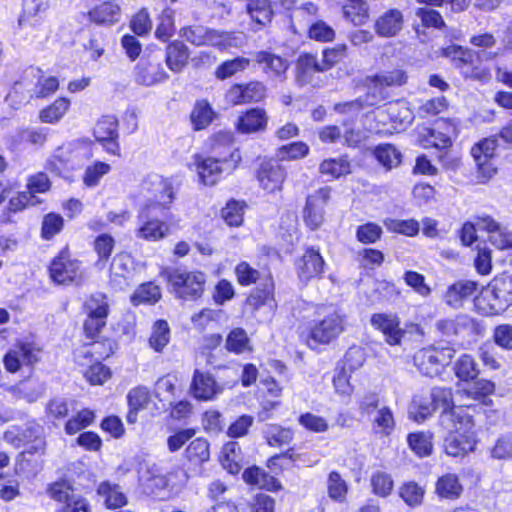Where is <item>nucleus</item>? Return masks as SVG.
Returning a JSON list of instances; mask_svg holds the SVG:
<instances>
[{
	"mask_svg": "<svg viewBox=\"0 0 512 512\" xmlns=\"http://www.w3.org/2000/svg\"><path fill=\"white\" fill-rule=\"evenodd\" d=\"M512 304V277H496L489 284L482 296L477 299V305L486 315H498L506 311Z\"/></svg>",
	"mask_w": 512,
	"mask_h": 512,
	"instance_id": "f03ea898",
	"label": "nucleus"
},
{
	"mask_svg": "<svg viewBox=\"0 0 512 512\" xmlns=\"http://www.w3.org/2000/svg\"><path fill=\"white\" fill-rule=\"evenodd\" d=\"M343 331L344 318L335 312L311 326L310 339L317 344H327L336 339Z\"/></svg>",
	"mask_w": 512,
	"mask_h": 512,
	"instance_id": "4468645a",
	"label": "nucleus"
},
{
	"mask_svg": "<svg viewBox=\"0 0 512 512\" xmlns=\"http://www.w3.org/2000/svg\"><path fill=\"white\" fill-rule=\"evenodd\" d=\"M386 228L395 233L403 234L405 236H415L419 232V223L414 219H386L384 221Z\"/></svg>",
	"mask_w": 512,
	"mask_h": 512,
	"instance_id": "603ef678",
	"label": "nucleus"
},
{
	"mask_svg": "<svg viewBox=\"0 0 512 512\" xmlns=\"http://www.w3.org/2000/svg\"><path fill=\"white\" fill-rule=\"evenodd\" d=\"M308 152L309 147L306 143L293 142L279 148L277 157L279 160H294L306 156Z\"/></svg>",
	"mask_w": 512,
	"mask_h": 512,
	"instance_id": "0e129e2a",
	"label": "nucleus"
},
{
	"mask_svg": "<svg viewBox=\"0 0 512 512\" xmlns=\"http://www.w3.org/2000/svg\"><path fill=\"white\" fill-rule=\"evenodd\" d=\"M94 136L97 141L118 138V120L115 116H104L94 128Z\"/></svg>",
	"mask_w": 512,
	"mask_h": 512,
	"instance_id": "de8ad7c7",
	"label": "nucleus"
},
{
	"mask_svg": "<svg viewBox=\"0 0 512 512\" xmlns=\"http://www.w3.org/2000/svg\"><path fill=\"white\" fill-rule=\"evenodd\" d=\"M32 347L30 344H22L14 350L9 351L4 357L5 368L10 372H16L24 363L32 361Z\"/></svg>",
	"mask_w": 512,
	"mask_h": 512,
	"instance_id": "2f4dec72",
	"label": "nucleus"
},
{
	"mask_svg": "<svg viewBox=\"0 0 512 512\" xmlns=\"http://www.w3.org/2000/svg\"><path fill=\"white\" fill-rule=\"evenodd\" d=\"M495 344L505 350H512V325L500 324L493 332Z\"/></svg>",
	"mask_w": 512,
	"mask_h": 512,
	"instance_id": "774afa93",
	"label": "nucleus"
},
{
	"mask_svg": "<svg viewBox=\"0 0 512 512\" xmlns=\"http://www.w3.org/2000/svg\"><path fill=\"white\" fill-rule=\"evenodd\" d=\"M190 52L188 47L181 41H173L166 47L163 54L167 67L175 73L181 72L188 64Z\"/></svg>",
	"mask_w": 512,
	"mask_h": 512,
	"instance_id": "393cba45",
	"label": "nucleus"
},
{
	"mask_svg": "<svg viewBox=\"0 0 512 512\" xmlns=\"http://www.w3.org/2000/svg\"><path fill=\"white\" fill-rule=\"evenodd\" d=\"M462 485L455 474H446L438 479L436 492L442 498L455 499L462 493Z\"/></svg>",
	"mask_w": 512,
	"mask_h": 512,
	"instance_id": "c9c22d12",
	"label": "nucleus"
},
{
	"mask_svg": "<svg viewBox=\"0 0 512 512\" xmlns=\"http://www.w3.org/2000/svg\"><path fill=\"white\" fill-rule=\"evenodd\" d=\"M419 142L424 148L446 149L451 145V139L445 133L428 127L419 132Z\"/></svg>",
	"mask_w": 512,
	"mask_h": 512,
	"instance_id": "72a5a7b5",
	"label": "nucleus"
},
{
	"mask_svg": "<svg viewBox=\"0 0 512 512\" xmlns=\"http://www.w3.org/2000/svg\"><path fill=\"white\" fill-rule=\"evenodd\" d=\"M153 205H145L139 213L140 227L136 231V236L146 241H158L164 238L168 231V225L152 217Z\"/></svg>",
	"mask_w": 512,
	"mask_h": 512,
	"instance_id": "dca6fc26",
	"label": "nucleus"
},
{
	"mask_svg": "<svg viewBox=\"0 0 512 512\" xmlns=\"http://www.w3.org/2000/svg\"><path fill=\"white\" fill-rule=\"evenodd\" d=\"M190 390L196 399L210 401L221 394L223 388L211 374L196 369L193 374Z\"/></svg>",
	"mask_w": 512,
	"mask_h": 512,
	"instance_id": "6ab92c4d",
	"label": "nucleus"
},
{
	"mask_svg": "<svg viewBox=\"0 0 512 512\" xmlns=\"http://www.w3.org/2000/svg\"><path fill=\"white\" fill-rule=\"evenodd\" d=\"M214 112L206 101H199L191 114V120L195 125V129L200 130L211 123Z\"/></svg>",
	"mask_w": 512,
	"mask_h": 512,
	"instance_id": "4d7b16f0",
	"label": "nucleus"
},
{
	"mask_svg": "<svg viewBox=\"0 0 512 512\" xmlns=\"http://www.w3.org/2000/svg\"><path fill=\"white\" fill-rule=\"evenodd\" d=\"M341 58L334 51V49H326L323 52V62L324 65H319L316 59L313 56L306 55L304 57H300L298 60L297 66V82L300 84H306L309 82V78L311 76V72L313 71H324L332 65L336 64L340 61Z\"/></svg>",
	"mask_w": 512,
	"mask_h": 512,
	"instance_id": "f3484780",
	"label": "nucleus"
},
{
	"mask_svg": "<svg viewBox=\"0 0 512 512\" xmlns=\"http://www.w3.org/2000/svg\"><path fill=\"white\" fill-rule=\"evenodd\" d=\"M370 323L375 330L383 334L385 342L390 346L400 345L406 331L400 327V318L395 313H374Z\"/></svg>",
	"mask_w": 512,
	"mask_h": 512,
	"instance_id": "f8f14e48",
	"label": "nucleus"
},
{
	"mask_svg": "<svg viewBox=\"0 0 512 512\" xmlns=\"http://www.w3.org/2000/svg\"><path fill=\"white\" fill-rule=\"evenodd\" d=\"M64 225L61 215L55 213L47 214L42 221L41 235L48 240L59 233Z\"/></svg>",
	"mask_w": 512,
	"mask_h": 512,
	"instance_id": "69168bd1",
	"label": "nucleus"
},
{
	"mask_svg": "<svg viewBox=\"0 0 512 512\" xmlns=\"http://www.w3.org/2000/svg\"><path fill=\"white\" fill-rule=\"evenodd\" d=\"M245 203L231 200L221 211V216L229 226L238 227L243 222V211Z\"/></svg>",
	"mask_w": 512,
	"mask_h": 512,
	"instance_id": "5fc2aeb1",
	"label": "nucleus"
},
{
	"mask_svg": "<svg viewBox=\"0 0 512 512\" xmlns=\"http://www.w3.org/2000/svg\"><path fill=\"white\" fill-rule=\"evenodd\" d=\"M331 189L320 188L312 195H309L304 208V220L311 230L320 227L324 220V208L330 199Z\"/></svg>",
	"mask_w": 512,
	"mask_h": 512,
	"instance_id": "2eb2a0df",
	"label": "nucleus"
},
{
	"mask_svg": "<svg viewBox=\"0 0 512 512\" xmlns=\"http://www.w3.org/2000/svg\"><path fill=\"white\" fill-rule=\"evenodd\" d=\"M443 56L450 58L455 67L460 69L466 78L483 80L488 78V72L475 65V60L481 57L492 59L496 54L491 52L475 53L471 49L458 45H450L442 50Z\"/></svg>",
	"mask_w": 512,
	"mask_h": 512,
	"instance_id": "7ed1b4c3",
	"label": "nucleus"
},
{
	"mask_svg": "<svg viewBox=\"0 0 512 512\" xmlns=\"http://www.w3.org/2000/svg\"><path fill=\"white\" fill-rule=\"evenodd\" d=\"M88 315L106 321L109 305L106 296L101 293L92 295L85 304Z\"/></svg>",
	"mask_w": 512,
	"mask_h": 512,
	"instance_id": "bf43d9fd",
	"label": "nucleus"
},
{
	"mask_svg": "<svg viewBox=\"0 0 512 512\" xmlns=\"http://www.w3.org/2000/svg\"><path fill=\"white\" fill-rule=\"evenodd\" d=\"M159 24L155 35L162 41H167L174 32V11L171 8H165L159 18Z\"/></svg>",
	"mask_w": 512,
	"mask_h": 512,
	"instance_id": "680f3d73",
	"label": "nucleus"
},
{
	"mask_svg": "<svg viewBox=\"0 0 512 512\" xmlns=\"http://www.w3.org/2000/svg\"><path fill=\"white\" fill-rule=\"evenodd\" d=\"M324 265L325 262L319 251L309 248L297 262L298 276L301 281L307 282L320 276L323 273Z\"/></svg>",
	"mask_w": 512,
	"mask_h": 512,
	"instance_id": "412c9836",
	"label": "nucleus"
},
{
	"mask_svg": "<svg viewBox=\"0 0 512 512\" xmlns=\"http://www.w3.org/2000/svg\"><path fill=\"white\" fill-rule=\"evenodd\" d=\"M180 35L195 46L209 45L226 49L232 45L231 33L210 29L202 25L184 27L180 31Z\"/></svg>",
	"mask_w": 512,
	"mask_h": 512,
	"instance_id": "0eeeda50",
	"label": "nucleus"
},
{
	"mask_svg": "<svg viewBox=\"0 0 512 512\" xmlns=\"http://www.w3.org/2000/svg\"><path fill=\"white\" fill-rule=\"evenodd\" d=\"M436 410L430 399L414 398L409 413L415 421L422 422Z\"/></svg>",
	"mask_w": 512,
	"mask_h": 512,
	"instance_id": "e2e57ef3",
	"label": "nucleus"
},
{
	"mask_svg": "<svg viewBox=\"0 0 512 512\" xmlns=\"http://www.w3.org/2000/svg\"><path fill=\"white\" fill-rule=\"evenodd\" d=\"M186 458L197 465L207 462L210 458L209 443L204 438H196L186 448Z\"/></svg>",
	"mask_w": 512,
	"mask_h": 512,
	"instance_id": "a19ab883",
	"label": "nucleus"
},
{
	"mask_svg": "<svg viewBox=\"0 0 512 512\" xmlns=\"http://www.w3.org/2000/svg\"><path fill=\"white\" fill-rule=\"evenodd\" d=\"M114 248V239L109 234L99 235L94 242V249L97 252L99 259L96 265L99 268H104L106 261L110 257Z\"/></svg>",
	"mask_w": 512,
	"mask_h": 512,
	"instance_id": "13d9d810",
	"label": "nucleus"
},
{
	"mask_svg": "<svg viewBox=\"0 0 512 512\" xmlns=\"http://www.w3.org/2000/svg\"><path fill=\"white\" fill-rule=\"evenodd\" d=\"M495 149L496 140L490 138H486L480 141L471 149V155L473 156L478 167L477 179L481 183H485L496 173V168L491 162Z\"/></svg>",
	"mask_w": 512,
	"mask_h": 512,
	"instance_id": "9b49d317",
	"label": "nucleus"
},
{
	"mask_svg": "<svg viewBox=\"0 0 512 512\" xmlns=\"http://www.w3.org/2000/svg\"><path fill=\"white\" fill-rule=\"evenodd\" d=\"M263 435L267 443L275 447L289 444L293 438V432L289 428L277 424H267L263 429Z\"/></svg>",
	"mask_w": 512,
	"mask_h": 512,
	"instance_id": "58836bf2",
	"label": "nucleus"
},
{
	"mask_svg": "<svg viewBox=\"0 0 512 512\" xmlns=\"http://www.w3.org/2000/svg\"><path fill=\"white\" fill-rule=\"evenodd\" d=\"M94 418L95 415L93 411L89 409H82L66 422L65 432L69 435H74L92 424Z\"/></svg>",
	"mask_w": 512,
	"mask_h": 512,
	"instance_id": "864d4df0",
	"label": "nucleus"
},
{
	"mask_svg": "<svg viewBox=\"0 0 512 512\" xmlns=\"http://www.w3.org/2000/svg\"><path fill=\"white\" fill-rule=\"evenodd\" d=\"M250 60L245 57H236L231 60L222 62L215 70L217 79L224 80L232 77L238 72H242L248 68Z\"/></svg>",
	"mask_w": 512,
	"mask_h": 512,
	"instance_id": "79ce46f5",
	"label": "nucleus"
},
{
	"mask_svg": "<svg viewBox=\"0 0 512 512\" xmlns=\"http://www.w3.org/2000/svg\"><path fill=\"white\" fill-rule=\"evenodd\" d=\"M247 10L252 20L260 25L269 23L273 16V11L268 0H250L247 4Z\"/></svg>",
	"mask_w": 512,
	"mask_h": 512,
	"instance_id": "37998d69",
	"label": "nucleus"
},
{
	"mask_svg": "<svg viewBox=\"0 0 512 512\" xmlns=\"http://www.w3.org/2000/svg\"><path fill=\"white\" fill-rule=\"evenodd\" d=\"M134 263L132 257L127 253L117 254L110 266V279L119 288L128 285L127 280L132 276Z\"/></svg>",
	"mask_w": 512,
	"mask_h": 512,
	"instance_id": "5701e85b",
	"label": "nucleus"
},
{
	"mask_svg": "<svg viewBox=\"0 0 512 512\" xmlns=\"http://www.w3.org/2000/svg\"><path fill=\"white\" fill-rule=\"evenodd\" d=\"M479 284L475 281L460 280L448 286L443 299L452 308H460L463 303L475 297Z\"/></svg>",
	"mask_w": 512,
	"mask_h": 512,
	"instance_id": "aec40b11",
	"label": "nucleus"
},
{
	"mask_svg": "<svg viewBox=\"0 0 512 512\" xmlns=\"http://www.w3.org/2000/svg\"><path fill=\"white\" fill-rule=\"evenodd\" d=\"M439 421L443 429L448 432L444 439V450L447 455L463 457L475 450L477 445L475 424L468 408L446 412Z\"/></svg>",
	"mask_w": 512,
	"mask_h": 512,
	"instance_id": "f257e3e1",
	"label": "nucleus"
},
{
	"mask_svg": "<svg viewBox=\"0 0 512 512\" xmlns=\"http://www.w3.org/2000/svg\"><path fill=\"white\" fill-rule=\"evenodd\" d=\"M161 298L160 288L153 282L141 284L131 296V303L135 306L140 304H154Z\"/></svg>",
	"mask_w": 512,
	"mask_h": 512,
	"instance_id": "e433bc0d",
	"label": "nucleus"
},
{
	"mask_svg": "<svg viewBox=\"0 0 512 512\" xmlns=\"http://www.w3.org/2000/svg\"><path fill=\"white\" fill-rule=\"evenodd\" d=\"M371 485L375 494L386 497L393 489V480L385 472H376L371 477Z\"/></svg>",
	"mask_w": 512,
	"mask_h": 512,
	"instance_id": "338daca9",
	"label": "nucleus"
},
{
	"mask_svg": "<svg viewBox=\"0 0 512 512\" xmlns=\"http://www.w3.org/2000/svg\"><path fill=\"white\" fill-rule=\"evenodd\" d=\"M454 354L455 350L449 346L424 348L414 355V364L423 375L434 377L450 363Z\"/></svg>",
	"mask_w": 512,
	"mask_h": 512,
	"instance_id": "423d86ee",
	"label": "nucleus"
},
{
	"mask_svg": "<svg viewBox=\"0 0 512 512\" xmlns=\"http://www.w3.org/2000/svg\"><path fill=\"white\" fill-rule=\"evenodd\" d=\"M386 112L392 122L400 125H409L413 121V113L405 101H396L386 106Z\"/></svg>",
	"mask_w": 512,
	"mask_h": 512,
	"instance_id": "49530a36",
	"label": "nucleus"
},
{
	"mask_svg": "<svg viewBox=\"0 0 512 512\" xmlns=\"http://www.w3.org/2000/svg\"><path fill=\"white\" fill-rule=\"evenodd\" d=\"M474 320L464 314L457 315L455 318L439 319L435 323V329L443 337L448 339L461 335L474 327Z\"/></svg>",
	"mask_w": 512,
	"mask_h": 512,
	"instance_id": "4be33fe9",
	"label": "nucleus"
},
{
	"mask_svg": "<svg viewBox=\"0 0 512 512\" xmlns=\"http://www.w3.org/2000/svg\"><path fill=\"white\" fill-rule=\"evenodd\" d=\"M254 60L262 67L266 74L275 78H282L289 67L288 60L269 51H258Z\"/></svg>",
	"mask_w": 512,
	"mask_h": 512,
	"instance_id": "b1692460",
	"label": "nucleus"
},
{
	"mask_svg": "<svg viewBox=\"0 0 512 512\" xmlns=\"http://www.w3.org/2000/svg\"><path fill=\"white\" fill-rule=\"evenodd\" d=\"M98 496L108 509H117L127 504V497L121 487L109 481H103L97 488Z\"/></svg>",
	"mask_w": 512,
	"mask_h": 512,
	"instance_id": "bb28decb",
	"label": "nucleus"
},
{
	"mask_svg": "<svg viewBox=\"0 0 512 512\" xmlns=\"http://www.w3.org/2000/svg\"><path fill=\"white\" fill-rule=\"evenodd\" d=\"M242 478L246 483L258 486L260 489L276 491L281 488L280 482L274 476L255 466L247 468Z\"/></svg>",
	"mask_w": 512,
	"mask_h": 512,
	"instance_id": "c85d7f7f",
	"label": "nucleus"
},
{
	"mask_svg": "<svg viewBox=\"0 0 512 512\" xmlns=\"http://www.w3.org/2000/svg\"><path fill=\"white\" fill-rule=\"evenodd\" d=\"M285 178V168L278 161L263 162L257 172L260 186L269 193L280 191Z\"/></svg>",
	"mask_w": 512,
	"mask_h": 512,
	"instance_id": "a211bd4d",
	"label": "nucleus"
},
{
	"mask_svg": "<svg viewBox=\"0 0 512 512\" xmlns=\"http://www.w3.org/2000/svg\"><path fill=\"white\" fill-rule=\"evenodd\" d=\"M51 279L57 284H69L81 278L80 262L66 251L55 257L49 267Z\"/></svg>",
	"mask_w": 512,
	"mask_h": 512,
	"instance_id": "ddd939ff",
	"label": "nucleus"
},
{
	"mask_svg": "<svg viewBox=\"0 0 512 512\" xmlns=\"http://www.w3.org/2000/svg\"><path fill=\"white\" fill-rule=\"evenodd\" d=\"M68 98H58L51 105L42 109L39 113L41 122L55 124L59 122L69 109Z\"/></svg>",
	"mask_w": 512,
	"mask_h": 512,
	"instance_id": "4c0bfd02",
	"label": "nucleus"
},
{
	"mask_svg": "<svg viewBox=\"0 0 512 512\" xmlns=\"http://www.w3.org/2000/svg\"><path fill=\"white\" fill-rule=\"evenodd\" d=\"M344 15L354 25H362L368 18L367 4L360 0L349 1L343 8Z\"/></svg>",
	"mask_w": 512,
	"mask_h": 512,
	"instance_id": "8fccbe9b",
	"label": "nucleus"
},
{
	"mask_svg": "<svg viewBox=\"0 0 512 512\" xmlns=\"http://www.w3.org/2000/svg\"><path fill=\"white\" fill-rule=\"evenodd\" d=\"M409 447L419 457H426L432 453V436L424 432L410 433L408 435Z\"/></svg>",
	"mask_w": 512,
	"mask_h": 512,
	"instance_id": "c03bdc74",
	"label": "nucleus"
},
{
	"mask_svg": "<svg viewBox=\"0 0 512 512\" xmlns=\"http://www.w3.org/2000/svg\"><path fill=\"white\" fill-rule=\"evenodd\" d=\"M166 276L179 298H198L203 293L206 277L202 272L172 269L166 272Z\"/></svg>",
	"mask_w": 512,
	"mask_h": 512,
	"instance_id": "20e7f679",
	"label": "nucleus"
},
{
	"mask_svg": "<svg viewBox=\"0 0 512 512\" xmlns=\"http://www.w3.org/2000/svg\"><path fill=\"white\" fill-rule=\"evenodd\" d=\"M120 7L113 2H104L89 12L90 20L97 24H112L118 21Z\"/></svg>",
	"mask_w": 512,
	"mask_h": 512,
	"instance_id": "473e14b6",
	"label": "nucleus"
},
{
	"mask_svg": "<svg viewBox=\"0 0 512 512\" xmlns=\"http://www.w3.org/2000/svg\"><path fill=\"white\" fill-rule=\"evenodd\" d=\"M321 175L338 179L351 173V163L347 156L325 159L319 165Z\"/></svg>",
	"mask_w": 512,
	"mask_h": 512,
	"instance_id": "c756f323",
	"label": "nucleus"
},
{
	"mask_svg": "<svg viewBox=\"0 0 512 512\" xmlns=\"http://www.w3.org/2000/svg\"><path fill=\"white\" fill-rule=\"evenodd\" d=\"M370 82L374 87L400 86L406 82V75L404 71L395 69L372 76Z\"/></svg>",
	"mask_w": 512,
	"mask_h": 512,
	"instance_id": "09e8293b",
	"label": "nucleus"
},
{
	"mask_svg": "<svg viewBox=\"0 0 512 512\" xmlns=\"http://www.w3.org/2000/svg\"><path fill=\"white\" fill-rule=\"evenodd\" d=\"M454 369L456 376L463 381L474 380L479 373L473 357L467 354L457 360Z\"/></svg>",
	"mask_w": 512,
	"mask_h": 512,
	"instance_id": "3c124183",
	"label": "nucleus"
},
{
	"mask_svg": "<svg viewBox=\"0 0 512 512\" xmlns=\"http://www.w3.org/2000/svg\"><path fill=\"white\" fill-rule=\"evenodd\" d=\"M431 400L436 409H442L440 418L446 412H452L459 408H465L464 406H455L453 402V393L451 388L446 387H434L431 391Z\"/></svg>",
	"mask_w": 512,
	"mask_h": 512,
	"instance_id": "f704fd0d",
	"label": "nucleus"
},
{
	"mask_svg": "<svg viewBox=\"0 0 512 512\" xmlns=\"http://www.w3.org/2000/svg\"><path fill=\"white\" fill-rule=\"evenodd\" d=\"M490 457L495 460L512 459V434L501 435L490 449Z\"/></svg>",
	"mask_w": 512,
	"mask_h": 512,
	"instance_id": "6e6d98bb",
	"label": "nucleus"
},
{
	"mask_svg": "<svg viewBox=\"0 0 512 512\" xmlns=\"http://www.w3.org/2000/svg\"><path fill=\"white\" fill-rule=\"evenodd\" d=\"M93 156L91 142L77 139L59 147L54 157L64 166L75 169Z\"/></svg>",
	"mask_w": 512,
	"mask_h": 512,
	"instance_id": "1a4fd4ad",
	"label": "nucleus"
},
{
	"mask_svg": "<svg viewBox=\"0 0 512 512\" xmlns=\"http://www.w3.org/2000/svg\"><path fill=\"white\" fill-rule=\"evenodd\" d=\"M144 190L151 198L146 205H153V209L161 207L168 209L174 200V188L172 182L158 174L149 175L144 181Z\"/></svg>",
	"mask_w": 512,
	"mask_h": 512,
	"instance_id": "9d476101",
	"label": "nucleus"
},
{
	"mask_svg": "<svg viewBox=\"0 0 512 512\" xmlns=\"http://www.w3.org/2000/svg\"><path fill=\"white\" fill-rule=\"evenodd\" d=\"M226 349L236 354L250 351V340L246 331L242 328H235L230 331L226 338Z\"/></svg>",
	"mask_w": 512,
	"mask_h": 512,
	"instance_id": "a18cd8bd",
	"label": "nucleus"
},
{
	"mask_svg": "<svg viewBox=\"0 0 512 512\" xmlns=\"http://www.w3.org/2000/svg\"><path fill=\"white\" fill-rule=\"evenodd\" d=\"M268 123L265 110L251 108L238 119L237 129L241 133H255L264 131Z\"/></svg>",
	"mask_w": 512,
	"mask_h": 512,
	"instance_id": "a878e982",
	"label": "nucleus"
},
{
	"mask_svg": "<svg viewBox=\"0 0 512 512\" xmlns=\"http://www.w3.org/2000/svg\"><path fill=\"white\" fill-rule=\"evenodd\" d=\"M111 166L105 162L97 161L86 168L83 182L88 187H95L99 184L101 178L108 174Z\"/></svg>",
	"mask_w": 512,
	"mask_h": 512,
	"instance_id": "052dcab7",
	"label": "nucleus"
},
{
	"mask_svg": "<svg viewBox=\"0 0 512 512\" xmlns=\"http://www.w3.org/2000/svg\"><path fill=\"white\" fill-rule=\"evenodd\" d=\"M163 52L159 49L147 57H142L136 66V81L144 86H152L168 79L169 75L161 65Z\"/></svg>",
	"mask_w": 512,
	"mask_h": 512,
	"instance_id": "6e6552de",
	"label": "nucleus"
},
{
	"mask_svg": "<svg viewBox=\"0 0 512 512\" xmlns=\"http://www.w3.org/2000/svg\"><path fill=\"white\" fill-rule=\"evenodd\" d=\"M373 155L387 171L398 167L402 161L400 151L392 144H379L373 150Z\"/></svg>",
	"mask_w": 512,
	"mask_h": 512,
	"instance_id": "7c9ffc66",
	"label": "nucleus"
},
{
	"mask_svg": "<svg viewBox=\"0 0 512 512\" xmlns=\"http://www.w3.org/2000/svg\"><path fill=\"white\" fill-rule=\"evenodd\" d=\"M241 161L238 149L229 148V158H206L197 161L198 174L205 185H214L223 173L230 174Z\"/></svg>",
	"mask_w": 512,
	"mask_h": 512,
	"instance_id": "39448f33",
	"label": "nucleus"
},
{
	"mask_svg": "<svg viewBox=\"0 0 512 512\" xmlns=\"http://www.w3.org/2000/svg\"><path fill=\"white\" fill-rule=\"evenodd\" d=\"M170 341V328L165 320H158L152 327L149 338L150 347L156 352H162Z\"/></svg>",
	"mask_w": 512,
	"mask_h": 512,
	"instance_id": "ea45409f",
	"label": "nucleus"
},
{
	"mask_svg": "<svg viewBox=\"0 0 512 512\" xmlns=\"http://www.w3.org/2000/svg\"><path fill=\"white\" fill-rule=\"evenodd\" d=\"M402 25V13L399 10L391 9L377 19L375 30L382 37H392L402 29Z\"/></svg>",
	"mask_w": 512,
	"mask_h": 512,
	"instance_id": "cd10ccee",
	"label": "nucleus"
}]
</instances>
